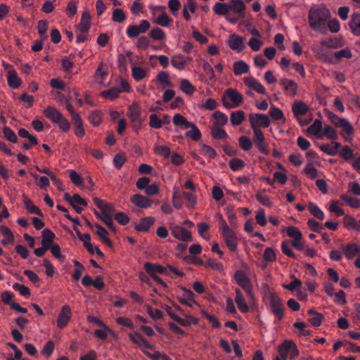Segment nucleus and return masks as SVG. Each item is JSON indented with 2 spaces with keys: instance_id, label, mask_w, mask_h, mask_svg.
Wrapping results in <instances>:
<instances>
[{
  "instance_id": "423d86ee",
  "label": "nucleus",
  "mask_w": 360,
  "mask_h": 360,
  "mask_svg": "<svg viewBox=\"0 0 360 360\" xmlns=\"http://www.w3.org/2000/svg\"><path fill=\"white\" fill-rule=\"evenodd\" d=\"M131 120V127L134 130H139L142 124V118L139 108L136 105H132L128 108L127 113Z\"/></svg>"
},
{
  "instance_id": "7c9ffc66",
  "label": "nucleus",
  "mask_w": 360,
  "mask_h": 360,
  "mask_svg": "<svg viewBox=\"0 0 360 360\" xmlns=\"http://www.w3.org/2000/svg\"><path fill=\"white\" fill-rule=\"evenodd\" d=\"M156 84L162 83L165 84V86L172 87L173 83L169 80V74L167 72H160L158 75L155 76V79L153 80Z\"/></svg>"
},
{
  "instance_id": "ddd939ff",
  "label": "nucleus",
  "mask_w": 360,
  "mask_h": 360,
  "mask_svg": "<svg viewBox=\"0 0 360 360\" xmlns=\"http://www.w3.org/2000/svg\"><path fill=\"white\" fill-rule=\"evenodd\" d=\"M280 84L284 89L287 96H294L297 93L298 84L290 79H281Z\"/></svg>"
},
{
  "instance_id": "b1692460",
  "label": "nucleus",
  "mask_w": 360,
  "mask_h": 360,
  "mask_svg": "<svg viewBox=\"0 0 360 360\" xmlns=\"http://www.w3.org/2000/svg\"><path fill=\"white\" fill-rule=\"evenodd\" d=\"M90 18V14L88 11H85L83 14H82L80 22L78 25V29L82 33L89 32L91 25Z\"/></svg>"
},
{
  "instance_id": "7ed1b4c3",
  "label": "nucleus",
  "mask_w": 360,
  "mask_h": 360,
  "mask_svg": "<svg viewBox=\"0 0 360 360\" xmlns=\"http://www.w3.org/2000/svg\"><path fill=\"white\" fill-rule=\"evenodd\" d=\"M248 120L252 129L268 128L271 124V120L262 113H250L248 115Z\"/></svg>"
},
{
  "instance_id": "052dcab7",
  "label": "nucleus",
  "mask_w": 360,
  "mask_h": 360,
  "mask_svg": "<svg viewBox=\"0 0 360 360\" xmlns=\"http://www.w3.org/2000/svg\"><path fill=\"white\" fill-rule=\"evenodd\" d=\"M149 125L150 128L160 129L162 127V120H160L155 114H151L149 116Z\"/></svg>"
},
{
  "instance_id": "37998d69",
  "label": "nucleus",
  "mask_w": 360,
  "mask_h": 360,
  "mask_svg": "<svg viewBox=\"0 0 360 360\" xmlns=\"http://www.w3.org/2000/svg\"><path fill=\"white\" fill-rule=\"evenodd\" d=\"M121 92V89L116 87H112L107 91H102L101 95L103 97L112 101L117 98Z\"/></svg>"
},
{
  "instance_id": "bb28decb",
  "label": "nucleus",
  "mask_w": 360,
  "mask_h": 360,
  "mask_svg": "<svg viewBox=\"0 0 360 360\" xmlns=\"http://www.w3.org/2000/svg\"><path fill=\"white\" fill-rule=\"evenodd\" d=\"M23 203H24L25 210H27V211L30 214L38 215L41 217H44L42 211H41L38 207L34 205L32 201L30 200L29 198H27L25 195H24Z\"/></svg>"
},
{
  "instance_id": "ea45409f",
  "label": "nucleus",
  "mask_w": 360,
  "mask_h": 360,
  "mask_svg": "<svg viewBox=\"0 0 360 360\" xmlns=\"http://www.w3.org/2000/svg\"><path fill=\"white\" fill-rule=\"evenodd\" d=\"M212 117L216 120L214 125H218L219 127L226 125L229 121L227 116L221 111L214 112V114H212Z\"/></svg>"
},
{
  "instance_id": "de8ad7c7",
  "label": "nucleus",
  "mask_w": 360,
  "mask_h": 360,
  "mask_svg": "<svg viewBox=\"0 0 360 360\" xmlns=\"http://www.w3.org/2000/svg\"><path fill=\"white\" fill-rule=\"evenodd\" d=\"M286 233L290 238H293L292 240H300L302 239V233L296 226L287 227Z\"/></svg>"
},
{
  "instance_id": "5fc2aeb1",
  "label": "nucleus",
  "mask_w": 360,
  "mask_h": 360,
  "mask_svg": "<svg viewBox=\"0 0 360 360\" xmlns=\"http://www.w3.org/2000/svg\"><path fill=\"white\" fill-rule=\"evenodd\" d=\"M229 167L233 172H237L239 169L243 168L245 163L242 159L233 158L229 160Z\"/></svg>"
},
{
  "instance_id": "f3484780",
  "label": "nucleus",
  "mask_w": 360,
  "mask_h": 360,
  "mask_svg": "<svg viewBox=\"0 0 360 360\" xmlns=\"http://www.w3.org/2000/svg\"><path fill=\"white\" fill-rule=\"evenodd\" d=\"M43 114L52 122H57L58 120H60L63 117L61 112L53 106H48L44 108Z\"/></svg>"
},
{
  "instance_id": "6ab92c4d",
  "label": "nucleus",
  "mask_w": 360,
  "mask_h": 360,
  "mask_svg": "<svg viewBox=\"0 0 360 360\" xmlns=\"http://www.w3.org/2000/svg\"><path fill=\"white\" fill-rule=\"evenodd\" d=\"M229 5L230 11H233L234 13L238 15V18L244 17L245 5L242 0H231Z\"/></svg>"
},
{
  "instance_id": "aec40b11",
  "label": "nucleus",
  "mask_w": 360,
  "mask_h": 360,
  "mask_svg": "<svg viewBox=\"0 0 360 360\" xmlns=\"http://www.w3.org/2000/svg\"><path fill=\"white\" fill-rule=\"evenodd\" d=\"M349 25L352 33L355 36L360 37V13L352 14Z\"/></svg>"
},
{
  "instance_id": "393cba45",
  "label": "nucleus",
  "mask_w": 360,
  "mask_h": 360,
  "mask_svg": "<svg viewBox=\"0 0 360 360\" xmlns=\"http://www.w3.org/2000/svg\"><path fill=\"white\" fill-rule=\"evenodd\" d=\"M282 344H283V347L285 348L287 352H288V354L290 353V358L291 360H294L295 358L299 356V349L294 342L285 340L282 342Z\"/></svg>"
},
{
  "instance_id": "338daca9",
  "label": "nucleus",
  "mask_w": 360,
  "mask_h": 360,
  "mask_svg": "<svg viewBox=\"0 0 360 360\" xmlns=\"http://www.w3.org/2000/svg\"><path fill=\"white\" fill-rule=\"evenodd\" d=\"M114 219H116L118 224L125 226L130 221V218L122 212H118L114 214Z\"/></svg>"
},
{
  "instance_id": "f8f14e48",
  "label": "nucleus",
  "mask_w": 360,
  "mask_h": 360,
  "mask_svg": "<svg viewBox=\"0 0 360 360\" xmlns=\"http://www.w3.org/2000/svg\"><path fill=\"white\" fill-rule=\"evenodd\" d=\"M244 84L259 94H266V88L252 76L245 77Z\"/></svg>"
},
{
  "instance_id": "49530a36",
  "label": "nucleus",
  "mask_w": 360,
  "mask_h": 360,
  "mask_svg": "<svg viewBox=\"0 0 360 360\" xmlns=\"http://www.w3.org/2000/svg\"><path fill=\"white\" fill-rule=\"evenodd\" d=\"M174 321L178 322L179 324H181L184 326H188L191 324L196 325L198 323V319L192 316H188L186 319L174 317Z\"/></svg>"
},
{
  "instance_id": "6e6552de",
  "label": "nucleus",
  "mask_w": 360,
  "mask_h": 360,
  "mask_svg": "<svg viewBox=\"0 0 360 360\" xmlns=\"http://www.w3.org/2000/svg\"><path fill=\"white\" fill-rule=\"evenodd\" d=\"M170 231L174 238L181 240L184 243L192 241L191 232L183 226H174L170 227Z\"/></svg>"
},
{
  "instance_id": "13d9d810",
  "label": "nucleus",
  "mask_w": 360,
  "mask_h": 360,
  "mask_svg": "<svg viewBox=\"0 0 360 360\" xmlns=\"http://www.w3.org/2000/svg\"><path fill=\"white\" fill-rule=\"evenodd\" d=\"M172 21V18H169L167 13H163L155 19V22L156 24L162 26L167 27Z\"/></svg>"
},
{
  "instance_id": "72a5a7b5",
  "label": "nucleus",
  "mask_w": 360,
  "mask_h": 360,
  "mask_svg": "<svg viewBox=\"0 0 360 360\" xmlns=\"http://www.w3.org/2000/svg\"><path fill=\"white\" fill-rule=\"evenodd\" d=\"M307 110V105L300 101H297L292 105V112L295 116L303 115Z\"/></svg>"
},
{
  "instance_id": "4be33fe9",
  "label": "nucleus",
  "mask_w": 360,
  "mask_h": 360,
  "mask_svg": "<svg viewBox=\"0 0 360 360\" xmlns=\"http://www.w3.org/2000/svg\"><path fill=\"white\" fill-rule=\"evenodd\" d=\"M7 84L9 86L15 89L20 87L21 84V79L18 76V73L13 69L8 71L7 73Z\"/></svg>"
},
{
  "instance_id": "680f3d73",
  "label": "nucleus",
  "mask_w": 360,
  "mask_h": 360,
  "mask_svg": "<svg viewBox=\"0 0 360 360\" xmlns=\"http://www.w3.org/2000/svg\"><path fill=\"white\" fill-rule=\"evenodd\" d=\"M13 288L14 289V290L18 291L20 295L25 297H27L30 295V290H29V288H27L25 285H21L18 283H15L13 285Z\"/></svg>"
},
{
  "instance_id": "2eb2a0df",
  "label": "nucleus",
  "mask_w": 360,
  "mask_h": 360,
  "mask_svg": "<svg viewBox=\"0 0 360 360\" xmlns=\"http://www.w3.org/2000/svg\"><path fill=\"white\" fill-rule=\"evenodd\" d=\"M41 234L42 247H46L47 249H49L50 248L57 245L56 244L53 243V239L56 238V235L53 233V231H51V229H45L44 230L42 231Z\"/></svg>"
},
{
  "instance_id": "f03ea898",
  "label": "nucleus",
  "mask_w": 360,
  "mask_h": 360,
  "mask_svg": "<svg viewBox=\"0 0 360 360\" xmlns=\"http://www.w3.org/2000/svg\"><path fill=\"white\" fill-rule=\"evenodd\" d=\"M271 311L276 318L281 321L284 316V303L278 295L271 293L269 297Z\"/></svg>"
},
{
  "instance_id": "69168bd1",
  "label": "nucleus",
  "mask_w": 360,
  "mask_h": 360,
  "mask_svg": "<svg viewBox=\"0 0 360 360\" xmlns=\"http://www.w3.org/2000/svg\"><path fill=\"white\" fill-rule=\"evenodd\" d=\"M269 115L274 120H281L284 118V113L279 108L271 106Z\"/></svg>"
},
{
  "instance_id": "cd10ccee",
  "label": "nucleus",
  "mask_w": 360,
  "mask_h": 360,
  "mask_svg": "<svg viewBox=\"0 0 360 360\" xmlns=\"http://www.w3.org/2000/svg\"><path fill=\"white\" fill-rule=\"evenodd\" d=\"M170 63L175 68L181 70L186 65V58L181 53L174 54L172 58V60H170Z\"/></svg>"
},
{
  "instance_id": "473e14b6",
  "label": "nucleus",
  "mask_w": 360,
  "mask_h": 360,
  "mask_svg": "<svg viewBox=\"0 0 360 360\" xmlns=\"http://www.w3.org/2000/svg\"><path fill=\"white\" fill-rule=\"evenodd\" d=\"M245 118V112L243 110L233 111L231 112L230 122L233 126L242 124Z\"/></svg>"
},
{
  "instance_id": "f704fd0d",
  "label": "nucleus",
  "mask_w": 360,
  "mask_h": 360,
  "mask_svg": "<svg viewBox=\"0 0 360 360\" xmlns=\"http://www.w3.org/2000/svg\"><path fill=\"white\" fill-rule=\"evenodd\" d=\"M344 224L347 229H354L360 231V225L356 222L354 217L347 214L344 217Z\"/></svg>"
},
{
  "instance_id": "58836bf2",
  "label": "nucleus",
  "mask_w": 360,
  "mask_h": 360,
  "mask_svg": "<svg viewBox=\"0 0 360 360\" xmlns=\"http://www.w3.org/2000/svg\"><path fill=\"white\" fill-rule=\"evenodd\" d=\"M308 210L315 218H317L319 220H323L324 219L323 212L320 210L316 203L311 202H309Z\"/></svg>"
},
{
  "instance_id": "c756f323",
  "label": "nucleus",
  "mask_w": 360,
  "mask_h": 360,
  "mask_svg": "<svg viewBox=\"0 0 360 360\" xmlns=\"http://www.w3.org/2000/svg\"><path fill=\"white\" fill-rule=\"evenodd\" d=\"M95 227L97 228V235L102 240L103 243L109 247H112V240L108 238V231L103 226L98 224L95 225Z\"/></svg>"
},
{
  "instance_id": "4d7b16f0",
  "label": "nucleus",
  "mask_w": 360,
  "mask_h": 360,
  "mask_svg": "<svg viewBox=\"0 0 360 360\" xmlns=\"http://www.w3.org/2000/svg\"><path fill=\"white\" fill-rule=\"evenodd\" d=\"M112 20L114 22L121 23L126 20V15L121 8H116L112 11Z\"/></svg>"
},
{
  "instance_id": "a878e982",
  "label": "nucleus",
  "mask_w": 360,
  "mask_h": 360,
  "mask_svg": "<svg viewBox=\"0 0 360 360\" xmlns=\"http://www.w3.org/2000/svg\"><path fill=\"white\" fill-rule=\"evenodd\" d=\"M225 95L229 96L230 101L233 102V106H238L243 101V96L238 91L232 88L226 90Z\"/></svg>"
},
{
  "instance_id": "2f4dec72",
  "label": "nucleus",
  "mask_w": 360,
  "mask_h": 360,
  "mask_svg": "<svg viewBox=\"0 0 360 360\" xmlns=\"http://www.w3.org/2000/svg\"><path fill=\"white\" fill-rule=\"evenodd\" d=\"M249 71V66L246 62L243 60H238L233 64V72L235 75H241L244 73H248Z\"/></svg>"
},
{
  "instance_id": "9b49d317",
  "label": "nucleus",
  "mask_w": 360,
  "mask_h": 360,
  "mask_svg": "<svg viewBox=\"0 0 360 360\" xmlns=\"http://www.w3.org/2000/svg\"><path fill=\"white\" fill-rule=\"evenodd\" d=\"M244 41V37H239L237 34H233L229 37L228 45L231 49L240 53L242 52L245 48Z\"/></svg>"
},
{
  "instance_id": "1a4fd4ad",
  "label": "nucleus",
  "mask_w": 360,
  "mask_h": 360,
  "mask_svg": "<svg viewBox=\"0 0 360 360\" xmlns=\"http://www.w3.org/2000/svg\"><path fill=\"white\" fill-rule=\"evenodd\" d=\"M144 268L146 273L148 274L150 277L157 276L156 274L169 276L167 266L165 267L163 266H160L158 264L153 263L150 262H146L144 263Z\"/></svg>"
},
{
  "instance_id": "20e7f679",
  "label": "nucleus",
  "mask_w": 360,
  "mask_h": 360,
  "mask_svg": "<svg viewBox=\"0 0 360 360\" xmlns=\"http://www.w3.org/2000/svg\"><path fill=\"white\" fill-rule=\"evenodd\" d=\"M328 117L333 124L337 127L342 128V131H344L347 135H352L354 134V127L347 119L341 118L333 112H328Z\"/></svg>"
},
{
  "instance_id": "603ef678",
  "label": "nucleus",
  "mask_w": 360,
  "mask_h": 360,
  "mask_svg": "<svg viewBox=\"0 0 360 360\" xmlns=\"http://www.w3.org/2000/svg\"><path fill=\"white\" fill-rule=\"evenodd\" d=\"M340 198L342 200H345L347 203V205L352 207H354V208L360 207V201L357 198L347 195L346 194L341 195Z\"/></svg>"
},
{
  "instance_id": "dca6fc26",
  "label": "nucleus",
  "mask_w": 360,
  "mask_h": 360,
  "mask_svg": "<svg viewBox=\"0 0 360 360\" xmlns=\"http://www.w3.org/2000/svg\"><path fill=\"white\" fill-rule=\"evenodd\" d=\"M131 202L135 204L136 206L141 208L150 207L152 205V200L140 194L132 195Z\"/></svg>"
},
{
  "instance_id": "c03bdc74",
  "label": "nucleus",
  "mask_w": 360,
  "mask_h": 360,
  "mask_svg": "<svg viewBox=\"0 0 360 360\" xmlns=\"http://www.w3.org/2000/svg\"><path fill=\"white\" fill-rule=\"evenodd\" d=\"M2 133H4L6 139L8 141L13 143H18V136L15 135V131L9 127L6 126L2 127Z\"/></svg>"
},
{
  "instance_id": "a211bd4d",
  "label": "nucleus",
  "mask_w": 360,
  "mask_h": 360,
  "mask_svg": "<svg viewBox=\"0 0 360 360\" xmlns=\"http://www.w3.org/2000/svg\"><path fill=\"white\" fill-rule=\"evenodd\" d=\"M128 338H129L131 342L136 344V345L141 346V342L142 345H143L145 348L153 349V347L150 345L148 341H146V340L141 335V333L138 332L128 334Z\"/></svg>"
},
{
  "instance_id": "a19ab883",
  "label": "nucleus",
  "mask_w": 360,
  "mask_h": 360,
  "mask_svg": "<svg viewBox=\"0 0 360 360\" xmlns=\"http://www.w3.org/2000/svg\"><path fill=\"white\" fill-rule=\"evenodd\" d=\"M322 123L321 121L319 120H314V123L310 125L307 131L309 133H312L318 138L321 136V134H320L322 131Z\"/></svg>"
},
{
  "instance_id": "e2e57ef3",
  "label": "nucleus",
  "mask_w": 360,
  "mask_h": 360,
  "mask_svg": "<svg viewBox=\"0 0 360 360\" xmlns=\"http://www.w3.org/2000/svg\"><path fill=\"white\" fill-rule=\"evenodd\" d=\"M38 33L41 35L42 40H46L47 36L46 33L47 32V20H39L37 25Z\"/></svg>"
},
{
  "instance_id": "5701e85b",
  "label": "nucleus",
  "mask_w": 360,
  "mask_h": 360,
  "mask_svg": "<svg viewBox=\"0 0 360 360\" xmlns=\"http://www.w3.org/2000/svg\"><path fill=\"white\" fill-rule=\"evenodd\" d=\"M235 294H236V297H235V302L237 304L238 310L243 313L248 312L249 307L247 302L245 301L242 292L237 288L235 290Z\"/></svg>"
},
{
  "instance_id": "09e8293b",
  "label": "nucleus",
  "mask_w": 360,
  "mask_h": 360,
  "mask_svg": "<svg viewBox=\"0 0 360 360\" xmlns=\"http://www.w3.org/2000/svg\"><path fill=\"white\" fill-rule=\"evenodd\" d=\"M131 75L136 81H141L146 77V72L140 67H131Z\"/></svg>"
},
{
  "instance_id": "0eeeda50",
  "label": "nucleus",
  "mask_w": 360,
  "mask_h": 360,
  "mask_svg": "<svg viewBox=\"0 0 360 360\" xmlns=\"http://www.w3.org/2000/svg\"><path fill=\"white\" fill-rule=\"evenodd\" d=\"M221 235L224 240L226 246L230 251L236 252L238 250V238L234 231L230 228H226L225 231L221 232Z\"/></svg>"
},
{
  "instance_id": "8fccbe9b",
  "label": "nucleus",
  "mask_w": 360,
  "mask_h": 360,
  "mask_svg": "<svg viewBox=\"0 0 360 360\" xmlns=\"http://www.w3.org/2000/svg\"><path fill=\"white\" fill-rule=\"evenodd\" d=\"M89 121L93 126L98 127L102 121V117H101V111L94 110L91 112L89 115Z\"/></svg>"
},
{
  "instance_id": "a18cd8bd",
  "label": "nucleus",
  "mask_w": 360,
  "mask_h": 360,
  "mask_svg": "<svg viewBox=\"0 0 360 360\" xmlns=\"http://www.w3.org/2000/svg\"><path fill=\"white\" fill-rule=\"evenodd\" d=\"M238 145L243 151H248L252 147V142L250 139L245 136H240L238 139Z\"/></svg>"
},
{
  "instance_id": "864d4df0",
  "label": "nucleus",
  "mask_w": 360,
  "mask_h": 360,
  "mask_svg": "<svg viewBox=\"0 0 360 360\" xmlns=\"http://www.w3.org/2000/svg\"><path fill=\"white\" fill-rule=\"evenodd\" d=\"M281 249L284 255L289 257L291 259H297V256L292 251L290 248V242L283 241L281 243Z\"/></svg>"
},
{
  "instance_id": "4468645a",
  "label": "nucleus",
  "mask_w": 360,
  "mask_h": 360,
  "mask_svg": "<svg viewBox=\"0 0 360 360\" xmlns=\"http://www.w3.org/2000/svg\"><path fill=\"white\" fill-rule=\"evenodd\" d=\"M347 259H352L360 256V247L355 243H349L342 247Z\"/></svg>"
},
{
  "instance_id": "39448f33",
  "label": "nucleus",
  "mask_w": 360,
  "mask_h": 360,
  "mask_svg": "<svg viewBox=\"0 0 360 360\" xmlns=\"http://www.w3.org/2000/svg\"><path fill=\"white\" fill-rule=\"evenodd\" d=\"M233 278L235 281L244 290L248 295H251L252 285L247 274L243 270H237L234 273Z\"/></svg>"
},
{
  "instance_id": "c9c22d12",
  "label": "nucleus",
  "mask_w": 360,
  "mask_h": 360,
  "mask_svg": "<svg viewBox=\"0 0 360 360\" xmlns=\"http://www.w3.org/2000/svg\"><path fill=\"white\" fill-rule=\"evenodd\" d=\"M188 128H191V129L186 131L184 136L195 141H200L201 139V131L198 129L195 124H192V126L188 127Z\"/></svg>"
},
{
  "instance_id": "c85d7f7f",
  "label": "nucleus",
  "mask_w": 360,
  "mask_h": 360,
  "mask_svg": "<svg viewBox=\"0 0 360 360\" xmlns=\"http://www.w3.org/2000/svg\"><path fill=\"white\" fill-rule=\"evenodd\" d=\"M210 133L212 138L216 140H224L229 136L226 131L218 125H212Z\"/></svg>"
},
{
  "instance_id": "f257e3e1",
  "label": "nucleus",
  "mask_w": 360,
  "mask_h": 360,
  "mask_svg": "<svg viewBox=\"0 0 360 360\" xmlns=\"http://www.w3.org/2000/svg\"><path fill=\"white\" fill-rule=\"evenodd\" d=\"M330 13L323 6L313 7L309 9L308 14V22L309 27L317 32L323 33L326 31V25Z\"/></svg>"
},
{
  "instance_id": "412c9836",
  "label": "nucleus",
  "mask_w": 360,
  "mask_h": 360,
  "mask_svg": "<svg viewBox=\"0 0 360 360\" xmlns=\"http://www.w3.org/2000/svg\"><path fill=\"white\" fill-rule=\"evenodd\" d=\"M155 222V218L153 217H146L145 218H142L140 220V223L136 224L135 230L137 231H149L151 226L153 225Z\"/></svg>"
},
{
  "instance_id": "79ce46f5",
  "label": "nucleus",
  "mask_w": 360,
  "mask_h": 360,
  "mask_svg": "<svg viewBox=\"0 0 360 360\" xmlns=\"http://www.w3.org/2000/svg\"><path fill=\"white\" fill-rule=\"evenodd\" d=\"M172 122L174 125L184 126L186 128L193 124V122H188L186 117L179 113L173 116Z\"/></svg>"
},
{
  "instance_id": "774afa93",
  "label": "nucleus",
  "mask_w": 360,
  "mask_h": 360,
  "mask_svg": "<svg viewBox=\"0 0 360 360\" xmlns=\"http://www.w3.org/2000/svg\"><path fill=\"white\" fill-rule=\"evenodd\" d=\"M126 33L128 37L134 38L139 36L142 33L136 25H130L127 27Z\"/></svg>"
},
{
  "instance_id": "e433bc0d",
  "label": "nucleus",
  "mask_w": 360,
  "mask_h": 360,
  "mask_svg": "<svg viewBox=\"0 0 360 360\" xmlns=\"http://www.w3.org/2000/svg\"><path fill=\"white\" fill-rule=\"evenodd\" d=\"M230 11L229 4L218 2L214 6V13L219 15L226 16Z\"/></svg>"
},
{
  "instance_id": "3c124183",
  "label": "nucleus",
  "mask_w": 360,
  "mask_h": 360,
  "mask_svg": "<svg viewBox=\"0 0 360 360\" xmlns=\"http://www.w3.org/2000/svg\"><path fill=\"white\" fill-rule=\"evenodd\" d=\"M150 37L155 41H162L165 39V34L160 28L155 27L151 29Z\"/></svg>"
},
{
  "instance_id": "9d476101",
  "label": "nucleus",
  "mask_w": 360,
  "mask_h": 360,
  "mask_svg": "<svg viewBox=\"0 0 360 360\" xmlns=\"http://www.w3.org/2000/svg\"><path fill=\"white\" fill-rule=\"evenodd\" d=\"M71 319V309L68 305L62 307L59 316L57 318V326L60 328H65Z\"/></svg>"
},
{
  "instance_id": "0e129e2a",
  "label": "nucleus",
  "mask_w": 360,
  "mask_h": 360,
  "mask_svg": "<svg viewBox=\"0 0 360 360\" xmlns=\"http://www.w3.org/2000/svg\"><path fill=\"white\" fill-rule=\"evenodd\" d=\"M307 225L311 231L317 233L321 232L323 229V225L316 221L314 218L308 219Z\"/></svg>"
},
{
  "instance_id": "4c0bfd02",
  "label": "nucleus",
  "mask_w": 360,
  "mask_h": 360,
  "mask_svg": "<svg viewBox=\"0 0 360 360\" xmlns=\"http://www.w3.org/2000/svg\"><path fill=\"white\" fill-rule=\"evenodd\" d=\"M179 88H181V90L187 95H192L196 89L195 87L191 84V82L186 79L181 80Z\"/></svg>"
},
{
  "instance_id": "bf43d9fd",
  "label": "nucleus",
  "mask_w": 360,
  "mask_h": 360,
  "mask_svg": "<svg viewBox=\"0 0 360 360\" xmlns=\"http://www.w3.org/2000/svg\"><path fill=\"white\" fill-rule=\"evenodd\" d=\"M340 155L346 160H352L354 157V150L347 146H345L342 148Z\"/></svg>"
},
{
  "instance_id": "6e6d98bb",
  "label": "nucleus",
  "mask_w": 360,
  "mask_h": 360,
  "mask_svg": "<svg viewBox=\"0 0 360 360\" xmlns=\"http://www.w3.org/2000/svg\"><path fill=\"white\" fill-rule=\"evenodd\" d=\"M291 278H293V281L289 284L282 285V288L287 290L294 291L301 286L302 283L300 279L295 278L294 275L291 276Z\"/></svg>"
}]
</instances>
